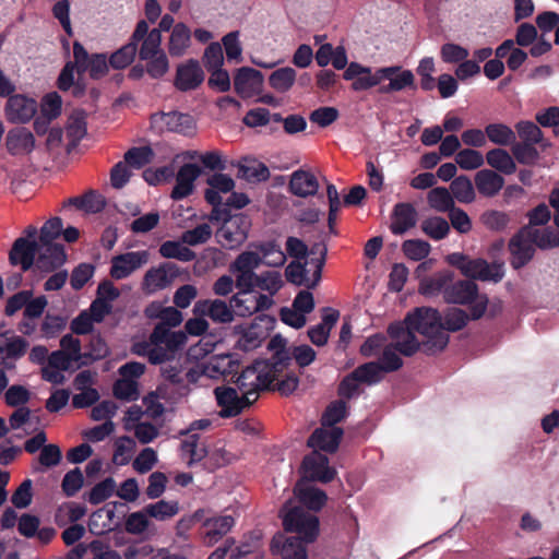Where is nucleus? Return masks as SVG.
<instances>
[{"instance_id":"obj_1","label":"nucleus","mask_w":559,"mask_h":559,"mask_svg":"<svg viewBox=\"0 0 559 559\" xmlns=\"http://www.w3.org/2000/svg\"><path fill=\"white\" fill-rule=\"evenodd\" d=\"M386 333L396 338L395 349L404 356H412L420 345L426 354L431 355L449 343L440 312L425 306L409 311L402 323H391Z\"/></svg>"},{"instance_id":"obj_2","label":"nucleus","mask_w":559,"mask_h":559,"mask_svg":"<svg viewBox=\"0 0 559 559\" xmlns=\"http://www.w3.org/2000/svg\"><path fill=\"white\" fill-rule=\"evenodd\" d=\"M520 141H514L511 153L515 160L525 166H534L540 159V152L551 146L549 140L544 138L540 128L530 120H520L514 126Z\"/></svg>"},{"instance_id":"obj_3","label":"nucleus","mask_w":559,"mask_h":559,"mask_svg":"<svg viewBox=\"0 0 559 559\" xmlns=\"http://www.w3.org/2000/svg\"><path fill=\"white\" fill-rule=\"evenodd\" d=\"M63 223L60 217H52L40 228L39 242L44 249L37 260V266L44 271H52L62 265L67 255L63 247L53 243V240L61 235Z\"/></svg>"},{"instance_id":"obj_4","label":"nucleus","mask_w":559,"mask_h":559,"mask_svg":"<svg viewBox=\"0 0 559 559\" xmlns=\"http://www.w3.org/2000/svg\"><path fill=\"white\" fill-rule=\"evenodd\" d=\"M274 368L267 361L260 360L242 370L236 384L249 403L257 401L258 392L269 388L278 378Z\"/></svg>"},{"instance_id":"obj_5","label":"nucleus","mask_w":559,"mask_h":559,"mask_svg":"<svg viewBox=\"0 0 559 559\" xmlns=\"http://www.w3.org/2000/svg\"><path fill=\"white\" fill-rule=\"evenodd\" d=\"M285 531L299 535L305 543H313L319 536V519L301 507H289L287 503L281 511Z\"/></svg>"},{"instance_id":"obj_6","label":"nucleus","mask_w":559,"mask_h":559,"mask_svg":"<svg viewBox=\"0 0 559 559\" xmlns=\"http://www.w3.org/2000/svg\"><path fill=\"white\" fill-rule=\"evenodd\" d=\"M447 262L459 269L461 273L474 280L499 282L503 277V271L500 265H490L485 259H471L461 252H453L447 257Z\"/></svg>"},{"instance_id":"obj_7","label":"nucleus","mask_w":559,"mask_h":559,"mask_svg":"<svg viewBox=\"0 0 559 559\" xmlns=\"http://www.w3.org/2000/svg\"><path fill=\"white\" fill-rule=\"evenodd\" d=\"M154 349L151 362L163 364L175 358L176 354L187 343V334L182 331H170L163 324L153 330Z\"/></svg>"},{"instance_id":"obj_8","label":"nucleus","mask_w":559,"mask_h":559,"mask_svg":"<svg viewBox=\"0 0 559 559\" xmlns=\"http://www.w3.org/2000/svg\"><path fill=\"white\" fill-rule=\"evenodd\" d=\"M432 265V260H427L419 263L415 270V276L418 280V293L425 297H436L441 293L444 295L448 285L454 278V274L450 270L427 275Z\"/></svg>"},{"instance_id":"obj_9","label":"nucleus","mask_w":559,"mask_h":559,"mask_svg":"<svg viewBox=\"0 0 559 559\" xmlns=\"http://www.w3.org/2000/svg\"><path fill=\"white\" fill-rule=\"evenodd\" d=\"M239 289L230 298V306L234 314L241 318H248L252 314L266 310L273 305V300L270 296L263 295L254 287H237Z\"/></svg>"},{"instance_id":"obj_10","label":"nucleus","mask_w":559,"mask_h":559,"mask_svg":"<svg viewBox=\"0 0 559 559\" xmlns=\"http://www.w3.org/2000/svg\"><path fill=\"white\" fill-rule=\"evenodd\" d=\"M322 267V259H311L305 263L294 261L287 265L285 275L287 281L295 285L313 288L321 280Z\"/></svg>"},{"instance_id":"obj_11","label":"nucleus","mask_w":559,"mask_h":559,"mask_svg":"<svg viewBox=\"0 0 559 559\" xmlns=\"http://www.w3.org/2000/svg\"><path fill=\"white\" fill-rule=\"evenodd\" d=\"M262 264L261 251H243L229 265V271L236 277V287H254L258 275L254 271Z\"/></svg>"},{"instance_id":"obj_12","label":"nucleus","mask_w":559,"mask_h":559,"mask_svg":"<svg viewBox=\"0 0 559 559\" xmlns=\"http://www.w3.org/2000/svg\"><path fill=\"white\" fill-rule=\"evenodd\" d=\"M250 223L242 214L230 215L225 218L223 225L216 233L218 242L227 248L234 249L247 239Z\"/></svg>"},{"instance_id":"obj_13","label":"nucleus","mask_w":559,"mask_h":559,"mask_svg":"<svg viewBox=\"0 0 559 559\" xmlns=\"http://www.w3.org/2000/svg\"><path fill=\"white\" fill-rule=\"evenodd\" d=\"M179 270L174 263H163L151 267L144 274L141 288L146 295H153L168 287L178 276Z\"/></svg>"},{"instance_id":"obj_14","label":"nucleus","mask_w":559,"mask_h":559,"mask_svg":"<svg viewBox=\"0 0 559 559\" xmlns=\"http://www.w3.org/2000/svg\"><path fill=\"white\" fill-rule=\"evenodd\" d=\"M150 253L146 250L130 251L115 255L110 261L109 274L114 280H123L148 262Z\"/></svg>"},{"instance_id":"obj_15","label":"nucleus","mask_w":559,"mask_h":559,"mask_svg":"<svg viewBox=\"0 0 559 559\" xmlns=\"http://www.w3.org/2000/svg\"><path fill=\"white\" fill-rule=\"evenodd\" d=\"M302 478L306 480H317L329 483L335 477V469L329 466V459L319 451H313L307 455L301 465Z\"/></svg>"},{"instance_id":"obj_16","label":"nucleus","mask_w":559,"mask_h":559,"mask_svg":"<svg viewBox=\"0 0 559 559\" xmlns=\"http://www.w3.org/2000/svg\"><path fill=\"white\" fill-rule=\"evenodd\" d=\"M44 249L39 241H33L24 237L17 238L9 253L10 263L20 265L23 271H27L34 264L35 258L40 257Z\"/></svg>"},{"instance_id":"obj_17","label":"nucleus","mask_w":559,"mask_h":559,"mask_svg":"<svg viewBox=\"0 0 559 559\" xmlns=\"http://www.w3.org/2000/svg\"><path fill=\"white\" fill-rule=\"evenodd\" d=\"M509 250L511 252V265L519 270L525 266L534 257L535 245L528 236L527 227L521 228L509 242Z\"/></svg>"},{"instance_id":"obj_18","label":"nucleus","mask_w":559,"mask_h":559,"mask_svg":"<svg viewBox=\"0 0 559 559\" xmlns=\"http://www.w3.org/2000/svg\"><path fill=\"white\" fill-rule=\"evenodd\" d=\"M8 121L12 123H26L37 112V103L35 99L24 95L11 96L4 108Z\"/></svg>"},{"instance_id":"obj_19","label":"nucleus","mask_w":559,"mask_h":559,"mask_svg":"<svg viewBox=\"0 0 559 559\" xmlns=\"http://www.w3.org/2000/svg\"><path fill=\"white\" fill-rule=\"evenodd\" d=\"M218 406L221 407V417L237 416L243 408L251 405L245 395L239 396L236 389L230 386H218L214 390Z\"/></svg>"},{"instance_id":"obj_20","label":"nucleus","mask_w":559,"mask_h":559,"mask_svg":"<svg viewBox=\"0 0 559 559\" xmlns=\"http://www.w3.org/2000/svg\"><path fill=\"white\" fill-rule=\"evenodd\" d=\"M73 57L78 71H88L90 75L94 79L105 75L108 70L105 55H94L90 57L85 48L78 41L73 45Z\"/></svg>"},{"instance_id":"obj_21","label":"nucleus","mask_w":559,"mask_h":559,"mask_svg":"<svg viewBox=\"0 0 559 559\" xmlns=\"http://www.w3.org/2000/svg\"><path fill=\"white\" fill-rule=\"evenodd\" d=\"M193 312L200 317H209L216 323H230L235 317L230 304L222 299L199 300L193 307Z\"/></svg>"},{"instance_id":"obj_22","label":"nucleus","mask_w":559,"mask_h":559,"mask_svg":"<svg viewBox=\"0 0 559 559\" xmlns=\"http://www.w3.org/2000/svg\"><path fill=\"white\" fill-rule=\"evenodd\" d=\"M205 362L207 378L213 380L236 373L241 364L238 355L233 353L213 355Z\"/></svg>"},{"instance_id":"obj_23","label":"nucleus","mask_w":559,"mask_h":559,"mask_svg":"<svg viewBox=\"0 0 559 559\" xmlns=\"http://www.w3.org/2000/svg\"><path fill=\"white\" fill-rule=\"evenodd\" d=\"M384 76V69H379L372 73L370 68H365L359 63L352 62L344 72V79L353 81L355 91L368 90L381 82Z\"/></svg>"},{"instance_id":"obj_24","label":"nucleus","mask_w":559,"mask_h":559,"mask_svg":"<svg viewBox=\"0 0 559 559\" xmlns=\"http://www.w3.org/2000/svg\"><path fill=\"white\" fill-rule=\"evenodd\" d=\"M153 121L159 123L168 131L181 133L185 135L193 134L195 131V121L192 116L181 112H162L153 116Z\"/></svg>"},{"instance_id":"obj_25","label":"nucleus","mask_w":559,"mask_h":559,"mask_svg":"<svg viewBox=\"0 0 559 559\" xmlns=\"http://www.w3.org/2000/svg\"><path fill=\"white\" fill-rule=\"evenodd\" d=\"M478 294V286L471 280L451 282L444 292V301L448 304L468 305L472 304Z\"/></svg>"},{"instance_id":"obj_26","label":"nucleus","mask_w":559,"mask_h":559,"mask_svg":"<svg viewBox=\"0 0 559 559\" xmlns=\"http://www.w3.org/2000/svg\"><path fill=\"white\" fill-rule=\"evenodd\" d=\"M262 85L263 75L252 68L239 69L234 80L236 92L243 98L258 94Z\"/></svg>"},{"instance_id":"obj_27","label":"nucleus","mask_w":559,"mask_h":559,"mask_svg":"<svg viewBox=\"0 0 559 559\" xmlns=\"http://www.w3.org/2000/svg\"><path fill=\"white\" fill-rule=\"evenodd\" d=\"M204 80V73L195 60H188L177 68L175 86L180 91L197 88Z\"/></svg>"},{"instance_id":"obj_28","label":"nucleus","mask_w":559,"mask_h":559,"mask_svg":"<svg viewBox=\"0 0 559 559\" xmlns=\"http://www.w3.org/2000/svg\"><path fill=\"white\" fill-rule=\"evenodd\" d=\"M271 550L283 559H308L302 540L296 537L286 538L284 535H275L271 543Z\"/></svg>"},{"instance_id":"obj_29","label":"nucleus","mask_w":559,"mask_h":559,"mask_svg":"<svg viewBox=\"0 0 559 559\" xmlns=\"http://www.w3.org/2000/svg\"><path fill=\"white\" fill-rule=\"evenodd\" d=\"M201 175V168L195 164H185L180 167L176 177V186L171 191L174 200H181L193 192L194 181Z\"/></svg>"},{"instance_id":"obj_30","label":"nucleus","mask_w":559,"mask_h":559,"mask_svg":"<svg viewBox=\"0 0 559 559\" xmlns=\"http://www.w3.org/2000/svg\"><path fill=\"white\" fill-rule=\"evenodd\" d=\"M5 147L12 155H27L35 147V138L24 127L13 128L7 133Z\"/></svg>"},{"instance_id":"obj_31","label":"nucleus","mask_w":559,"mask_h":559,"mask_svg":"<svg viewBox=\"0 0 559 559\" xmlns=\"http://www.w3.org/2000/svg\"><path fill=\"white\" fill-rule=\"evenodd\" d=\"M343 436V430L338 427H322L316 429L308 440V445L314 451L322 450L326 452H334Z\"/></svg>"},{"instance_id":"obj_32","label":"nucleus","mask_w":559,"mask_h":559,"mask_svg":"<svg viewBox=\"0 0 559 559\" xmlns=\"http://www.w3.org/2000/svg\"><path fill=\"white\" fill-rule=\"evenodd\" d=\"M288 189L296 197L308 198L317 194L319 181L311 171L297 169L290 175Z\"/></svg>"},{"instance_id":"obj_33","label":"nucleus","mask_w":559,"mask_h":559,"mask_svg":"<svg viewBox=\"0 0 559 559\" xmlns=\"http://www.w3.org/2000/svg\"><path fill=\"white\" fill-rule=\"evenodd\" d=\"M294 493L302 504L312 511L321 510L328 500L323 490L311 485L310 481L306 479H300L296 484Z\"/></svg>"},{"instance_id":"obj_34","label":"nucleus","mask_w":559,"mask_h":559,"mask_svg":"<svg viewBox=\"0 0 559 559\" xmlns=\"http://www.w3.org/2000/svg\"><path fill=\"white\" fill-rule=\"evenodd\" d=\"M27 342L0 326V365L7 359H16L25 354Z\"/></svg>"},{"instance_id":"obj_35","label":"nucleus","mask_w":559,"mask_h":559,"mask_svg":"<svg viewBox=\"0 0 559 559\" xmlns=\"http://www.w3.org/2000/svg\"><path fill=\"white\" fill-rule=\"evenodd\" d=\"M417 213L411 203H399L391 215L390 229L395 235H402L416 224Z\"/></svg>"},{"instance_id":"obj_36","label":"nucleus","mask_w":559,"mask_h":559,"mask_svg":"<svg viewBox=\"0 0 559 559\" xmlns=\"http://www.w3.org/2000/svg\"><path fill=\"white\" fill-rule=\"evenodd\" d=\"M474 181L478 193L486 198L497 195L504 186V178L491 169L477 171Z\"/></svg>"},{"instance_id":"obj_37","label":"nucleus","mask_w":559,"mask_h":559,"mask_svg":"<svg viewBox=\"0 0 559 559\" xmlns=\"http://www.w3.org/2000/svg\"><path fill=\"white\" fill-rule=\"evenodd\" d=\"M385 78L388 81L386 94L390 92L417 90L415 76L411 70H404L401 67H386Z\"/></svg>"},{"instance_id":"obj_38","label":"nucleus","mask_w":559,"mask_h":559,"mask_svg":"<svg viewBox=\"0 0 559 559\" xmlns=\"http://www.w3.org/2000/svg\"><path fill=\"white\" fill-rule=\"evenodd\" d=\"M338 317V311L324 309L322 321L308 330V336L313 345L323 346L328 343L331 330L336 324Z\"/></svg>"},{"instance_id":"obj_39","label":"nucleus","mask_w":559,"mask_h":559,"mask_svg":"<svg viewBox=\"0 0 559 559\" xmlns=\"http://www.w3.org/2000/svg\"><path fill=\"white\" fill-rule=\"evenodd\" d=\"M273 353L270 360H266L280 376L290 364V350L287 349V340L282 335H274L267 345Z\"/></svg>"},{"instance_id":"obj_40","label":"nucleus","mask_w":559,"mask_h":559,"mask_svg":"<svg viewBox=\"0 0 559 559\" xmlns=\"http://www.w3.org/2000/svg\"><path fill=\"white\" fill-rule=\"evenodd\" d=\"M497 58H507V67L511 71L519 70L527 59V52L520 46L515 47L513 39L503 40L495 50Z\"/></svg>"},{"instance_id":"obj_41","label":"nucleus","mask_w":559,"mask_h":559,"mask_svg":"<svg viewBox=\"0 0 559 559\" xmlns=\"http://www.w3.org/2000/svg\"><path fill=\"white\" fill-rule=\"evenodd\" d=\"M234 525V519L229 515L217 516L205 521L206 532L204 540L209 546L214 545L225 534H227Z\"/></svg>"},{"instance_id":"obj_42","label":"nucleus","mask_w":559,"mask_h":559,"mask_svg":"<svg viewBox=\"0 0 559 559\" xmlns=\"http://www.w3.org/2000/svg\"><path fill=\"white\" fill-rule=\"evenodd\" d=\"M486 162L491 168L506 175H511L516 170L515 158L501 147L489 150L486 154Z\"/></svg>"},{"instance_id":"obj_43","label":"nucleus","mask_w":559,"mask_h":559,"mask_svg":"<svg viewBox=\"0 0 559 559\" xmlns=\"http://www.w3.org/2000/svg\"><path fill=\"white\" fill-rule=\"evenodd\" d=\"M191 32L183 23L176 24L170 33L168 51L171 56H182L190 46Z\"/></svg>"},{"instance_id":"obj_44","label":"nucleus","mask_w":559,"mask_h":559,"mask_svg":"<svg viewBox=\"0 0 559 559\" xmlns=\"http://www.w3.org/2000/svg\"><path fill=\"white\" fill-rule=\"evenodd\" d=\"M181 455L188 464L200 462L207 455V449L197 433H189L181 442Z\"/></svg>"},{"instance_id":"obj_45","label":"nucleus","mask_w":559,"mask_h":559,"mask_svg":"<svg viewBox=\"0 0 559 559\" xmlns=\"http://www.w3.org/2000/svg\"><path fill=\"white\" fill-rule=\"evenodd\" d=\"M488 140L499 146L513 145L516 134L504 123H489L485 128Z\"/></svg>"},{"instance_id":"obj_46","label":"nucleus","mask_w":559,"mask_h":559,"mask_svg":"<svg viewBox=\"0 0 559 559\" xmlns=\"http://www.w3.org/2000/svg\"><path fill=\"white\" fill-rule=\"evenodd\" d=\"M480 223L490 231L502 233L511 223V216L499 210H487L479 217Z\"/></svg>"},{"instance_id":"obj_47","label":"nucleus","mask_w":559,"mask_h":559,"mask_svg":"<svg viewBox=\"0 0 559 559\" xmlns=\"http://www.w3.org/2000/svg\"><path fill=\"white\" fill-rule=\"evenodd\" d=\"M222 343L213 335L203 336L197 344L189 347L187 352L188 359L191 361L203 360L206 356L212 354L217 346Z\"/></svg>"},{"instance_id":"obj_48","label":"nucleus","mask_w":559,"mask_h":559,"mask_svg":"<svg viewBox=\"0 0 559 559\" xmlns=\"http://www.w3.org/2000/svg\"><path fill=\"white\" fill-rule=\"evenodd\" d=\"M452 197L461 203H472L475 200V189L466 176L454 178L450 185Z\"/></svg>"},{"instance_id":"obj_49","label":"nucleus","mask_w":559,"mask_h":559,"mask_svg":"<svg viewBox=\"0 0 559 559\" xmlns=\"http://www.w3.org/2000/svg\"><path fill=\"white\" fill-rule=\"evenodd\" d=\"M384 365L381 360L366 362L355 369V376L360 378L364 384L372 385L382 380Z\"/></svg>"},{"instance_id":"obj_50","label":"nucleus","mask_w":559,"mask_h":559,"mask_svg":"<svg viewBox=\"0 0 559 559\" xmlns=\"http://www.w3.org/2000/svg\"><path fill=\"white\" fill-rule=\"evenodd\" d=\"M421 230L433 240L444 239L450 233V224L440 216L426 218L421 222Z\"/></svg>"},{"instance_id":"obj_51","label":"nucleus","mask_w":559,"mask_h":559,"mask_svg":"<svg viewBox=\"0 0 559 559\" xmlns=\"http://www.w3.org/2000/svg\"><path fill=\"white\" fill-rule=\"evenodd\" d=\"M159 253L166 259H177L183 262L191 261L195 253L188 247L177 241H165L159 247Z\"/></svg>"},{"instance_id":"obj_52","label":"nucleus","mask_w":559,"mask_h":559,"mask_svg":"<svg viewBox=\"0 0 559 559\" xmlns=\"http://www.w3.org/2000/svg\"><path fill=\"white\" fill-rule=\"evenodd\" d=\"M162 45V34L158 29L153 28L150 31L147 36L142 39V44L139 50V56L141 60H148L154 56L159 53H164L160 48Z\"/></svg>"},{"instance_id":"obj_53","label":"nucleus","mask_w":559,"mask_h":559,"mask_svg":"<svg viewBox=\"0 0 559 559\" xmlns=\"http://www.w3.org/2000/svg\"><path fill=\"white\" fill-rule=\"evenodd\" d=\"M239 174L248 181H264L270 177L269 168L257 160H245L239 165Z\"/></svg>"},{"instance_id":"obj_54","label":"nucleus","mask_w":559,"mask_h":559,"mask_svg":"<svg viewBox=\"0 0 559 559\" xmlns=\"http://www.w3.org/2000/svg\"><path fill=\"white\" fill-rule=\"evenodd\" d=\"M428 202L432 209L439 212H450L455 207L452 194L443 187L431 189L428 193Z\"/></svg>"},{"instance_id":"obj_55","label":"nucleus","mask_w":559,"mask_h":559,"mask_svg":"<svg viewBox=\"0 0 559 559\" xmlns=\"http://www.w3.org/2000/svg\"><path fill=\"white\" fill-rule=\"evenodd\" d=\"M144 511L156 520L165 521L179 512V506L176 501L159 500L156 503L146 506Z\"/></svg>"},{"instance_id":"obj_56","label":"nucleus","mask_w":559,"mask_h":559,"mask_svg":"<svg viewBox=\"0 0 559 559\" xmlns=\"http://www.w3.org/2000/svg\"><path fill=\"white\" fill-rule=\"evenodd\" d=\"M296 80V71L290 67L281 68L274 71L270 78V85L277 92L288 91Z\"/></svg>"},{"instance_id":"obj_57","label":"nucleus","mask_w":559,"mask_h":559,"mask_svg":"<svg viewBox=\"0 0 559 559\" xmlns=\"http://www.w3.org/2000/svg\"><path fill=\"white\" fill-rule=\"evenodd\" d=\"M527 233L534 245L540 249L555 248L559 246V233L551 228L538 230L527 227Z\"/></svg>"},{"instance_id":"obj_58","label":"nucleus","mask_w":559,"mask_h":559,"mask_svg":"<svg viewBox=\"0 0 559 559\" xmlns=\"http://www.w3.org/2000/svg\"><path fill=\"white\" fill-rule=\"evenodd\" d=\"M254 286L262 290H266L272 296L281 289L283 286V280L280 272L267 271L255 276Z\"/></svg>"},{"instance_id":"obj_59","label":"nucleus","mask_w":559,"mask_h":559,"mask_svg":"<svg viewBox=\"0 0 559 559\" xmlns=\"http://www.w3.org/2000/svg\"><path fill=\"white\" fill-rule=\"evenodd\" d=\"M456 164L465 170H473L484 165V156L480 152L473 148H464L456 153Z\"/></svg>"},{"instance_id":"obj_60","label":"nucleus","mask_w":559,"mask_h":559,"mask_svg":"<svg viewBox=\"0 0 559 559\" xmlns=\"http://www.w3.org/2000/svg\"><path fill=\"white\" fill-rule=\"evenodd\" d=\"M436 71L432 57H425L419 61L416 69L417 74L420 76V87L424 91H432L436 86V80L432 73Z\"/></svg>"},{"instance_id":"obj_61","label":"nucleus","mask_w":559,"mask_h":559,"mask_svg":"<svg viewBox=\"0 0 559 559\" xmlns=\"http://www.w3.org/2000/svg\"><path fill=\"white\" fill-rule=\"evenodd\" d=\"M153 158L154 152L150 146L133 147L124 154V162L134 168L150 164Z\"/></svg>"},{"instance_id":"obj_62","label":"nucleus","mask_w":559,"mask_h":559,"mask_svg":"<svg viewBox=\"0 0 559 559\" xmlns=\"http://www.w3.org/2000/svg\"><path fill=\"white\" fill-rule=\"evenodd\" d=\"M115 490L116 481L111 477H108L103 481L96 484L91 489L87 499L92 504H99L109 497H111Z\"/></svg>"},{"instance_id":"obj_63","label":"nucleus","mask_w":559,"mask_h":559,"mask_svg":"<svg viewBox=\"0 0 559 559\" xmlns=\"http://www.w3.org/2000/svg\"><path fill=\"white\" fill-rule=\"evenodd\" d=\"M135 443L130 437H121L116 442V450L112 456V462L116 465H126L130 462Z\"/></svg>"},{"instance_id":"obj_64","label":"nucleus","mask_w":559,"mask_h":559,"mask_svg":"<svg viewBox=\"0 0 559 559\" xmlns=\"http://www.w3.org/2000/svg\"><path fill=\"white\" fill-rule=\"evenodd\" d=\"M430 248L427 241L420 239H408L402 245L404 254L414 261L425 259L429 254Z\"/></svg>"}]
</instances>
